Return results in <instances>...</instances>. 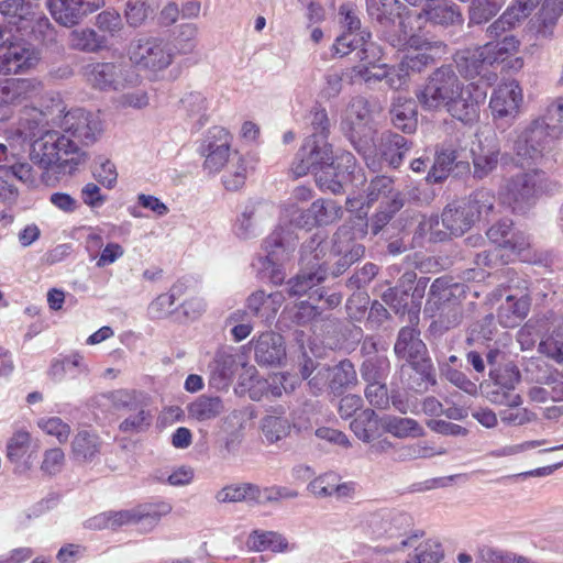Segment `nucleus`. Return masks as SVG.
<instances>
[{"instance_id": "f03ea898", "label": "nucleus", "mask_w": 563, "mask_h": 563, "mask_svg": "<svg viewBox=\"0 0 563 563\" xmlns=\"http://www.w3.org/2000/svg\"><path fill=\"white\" fill-rule=\"evenodd\" d=\"M297 161L291 168L296 177L312 170L320 189L332 194L343 191L344 184L355 169L353 154L342 151L334 155L331 145L323 137L311 139L303 143L297 154Z\"/></svg>"}, {"instance_id": "bf43d9fd", "label": "nucleus", "mask_w": 563, "mask_h": 563, "mask_svg": "<svg viewBox=\"0 0 563 563\" xmlns=\"http://www.w3.org/2000/svg\"><path fill=\"white\" fill-rule=\"evenodd\" d=\"M467 205V209L475 212V220L488 216L493 211L495 196L489 190L481 189L470 196L467 200L462 201Z\"/></svg>"}, {"instance_id": "473e14b6", "label": "nucleus", "mask_w": 563, "mask_h": 563, "mask_svg": "<svg viewBox=\"0 0 563 563\" xmlns=\"http://www.w3.org/2000/svg\"><path fill=\"white\" fill-rule=\"evenodd\" d=\"M562 13L563 0H544L538 14V25L536 26L537 36L552 40L554 29Z\"/></svg>"}, {"instance_id": "49530a36", "label": "nucleus", "mask_w": 563, "mask_h": 563, "mask_svg": "<svg viewBox=\"0 0 563 563\" xmlns=\"http://www.w3.org/2000/svg\"><path fill=\"white\" fill-rule=\"evenodd\" d=\"M101 399L110 402L114 409L132 410L134 407H140L146 397L135 389H117L102 394Z\"/></svg>"}, {"instance_id": "c85d7f7f", "label": "nucleus", "mask_w": 563, "mask_h": 563, "mask_svg": "<svg viewBox=\"0 0 563 563\" xmlns=\"http://www.w3.org/2000/svg\"><path fill=\"white\" fill-rule=\"evenodd\" d=\"M418 534L402 538L399 544L395 547V550L415 549V554L406 563H439L443 558L441 544L431 539L418 542Z\"/></svg>"}, {"instance_id": "cd10ccee", "label": "nucleus", "mask_w": 563, "mask_h": 563, "mask_svg": "<svg viewBox=\"0 0 563 563\" xmlns=\"http://www.w3.org/2000/svg\"><path fill=\"white\" fill-rule=\"evenodd\" d=\"M309 492L319 498L336 497L346 498L351 497L354 493V484L350 482H341L335 473H325L316 477L308 485Z\"/></svg>"}, {"instance_id": "b1692460", "label": "nucleus", "mask_w": 563, "mask_h": 563, "mask_svg": "<svg viewBox=\"0 0 563 563\" xmlns=\"http://www.w3.org/2000/svg\"><path fill=\"white\" fill-rule=\"evenodd\" d=\"M254 342V355L258 364L277 365L286 356L284 339L275 332H264Z\"/></svg>"}, {"instance_id": "f704fd0d", "label": "nucleus", "mask_w": 563, "mask_h": 563, "mask_svg": "<svg viewBox=\"0 0 563 563\" xmlns=\"http://www.w3.org/2000/svg\"><path fill=\"white\" fill-rule=\"evenodd\" d=\"M488 59L489 57L484 53L482 46L466 48L457 52L455 55L457 69L462 75L470 78L479 75L486 66H489Z\"/></svg>"}, {"instance_id": "a211bd4d", "label": "nucleus", "mask_w": 563, "mask_h": 563, "mask_svg": "<svg viewBox=\"0 0 563 563\" xmlns=\"http://www.w3.org/2000/svg\"><path fill=\"white\" fill-rule=\"evenodd\" d=\"M43 91L36 78H8L0 80V104L22 106L37 98Z\"/></svg>"}, {"instance_id": "6ab92c4d", "label": "nucleus", "mask_w": 563, "mask_h": 563, "mask_svg": "<svg viewBox=\"0 0 563 563\" xmlns=\"http://www.w3.org/2000/svg\"><path fill=\"white\" fill-rule=\"evenodd\" d=\"M518 382V372L510 367L496 375L493 382L482 385V388L485 397L493 404L519 406L521 404L520 396L511 393Z\"/></svg>"}, {"instance_id": "f8f14e48", "label": "nucleus", "mask_w": 563, "mask_h": 563, "mask_svg": "<svg viewBox=\"0 0 563 563\" xmlns=\"http://www.w3.org/2000/svg\"><path fill=\"white\" fill-rule=\"evenodd\" d=\"M396 355L406 360L416 371L432 384L435 383L430 360L426 358L427 347L420 333L411 327H404L394 346Z\"/></svg>"}, {"instance_id": "6e6d98bb", "label": "nucleus", "mask_w": 563, "mask_h": 563, "mask_svg": "<svg viewBox=\"0 0 563 563\" xmlns=\"http://www.w3.org/2000/svg\"><path fill=\"white\" fill-rule=\"evenodd\" d=\"M136 84L133 87L122 89L123 92L118 98V104L121 108H132L135 110H142L150 104V95L145 87H140Z\"/></svg>"}, {"instance_id": "774afa93", "label": "nucleus", "mask_w": 563, "mask_h": 563, "mask_svg": "<svg viewBox=\"0 0 563 563\" xmlns=\"http://www.w3.org/2000/svg\"><path fill=\"white\" fill-rule=\"evenodd\" d=\"M299 379L296 375L276 373L269 376L268 380L264 382L268 386V393L274 397L282 396L283 391L290 393L295 390Z\"/></svg>"}, {"instance_id": "a878e982", "label": "nucleus", "mask_w": 563, "mask_h": 563, "mask_svg": "<svg viewBox=\"0 0 563 563\" xmlns=\"http://www.w3.org/2000/svg\"><path fill=\"white\" fill-rule=\"evenodd\" d=\"M472 158L474 166V176L484 178L488 176L498 165L500 147L493 139L478 141L473 145Z\"/></svg>"}, {"instance_id": "393cba45", "label": "nucleus", "mask_w": 563, "mask_h": 563, "mask_svg": "<svg viewBox=\"0 0 563 563\" xmlns=\"http://www.w3.org/2000/svg\"><path fill=\"white\" fill-rule=\"evenodd\" d=\"M5 74L33 68L40 60V53L29 43H13L2 46Z\"/></svg>"}, {"instance_id": "ea45409f", "label": "nucleus", "mask_w": 563, "mask_h": 563, "mask_svg": "<svg viewBox=\"0 0 563 563\" xmlns=\"http://www.w3.org/2000/svg\"><path fill=\"white\" fill-rule=\"evenodd\" d=\"M407 151V140L402 135L388 133L383 136L380 156L393 167L399 166Z\"/></svg>"}, {"instance_id": "58836bf2", "label": "nucleus", "mask_w": 563, "mask_h": 563, "mask_svg": "<svg viewBox=\"0 0 563 563\" xmlns=\"http://www.w3.org/2000/svg\"><path fill=\"white\" fill-rule=\"evenodd\" d=\"M448 449L437 446L431 441H417L399 449L398 455L401 460L432 459L448 454Z\"/></svg>"}, {"instance_id": "1a4fd4ad", "label": "nucleus", "mask_w": 563, "mask_h": 563, "mask_svg": "<svg viewBox=\"0 0 563 563\" xmlns=\"http://www.w3.org/2000/svg\"><path fill=\"white\" fill-rule=\"evenodd\" d=\"M475 222V212L467 209V205L455 202L449 205L442 212L441 220L432 216L420 223L423 233L430 234V240L441 241L448 234L462 235Z\"/></svg>"}, {"instance_id": "20e7f679", "label": "nucleus", "mask_w": 563, "mask_h": 563, "mask_svg": "<svg viewBox=\"0 0 563 563\" xmlns=\"http://www.w3.org/2000/svg\"><path fill=\"white\" fill-rule=\"evenodd\" d=\"M30 159L43 170L57 166L71 173L88 161V154L65 132L47 130L32 143Z\"/></svg>"}, {"instance_id": "37998d69", "label": "nucleus", "mask_w": 563, "mask_h": 563, "mask_svg": "<svg viewBox=\"0 0 563 563\" xmlns=\"http://www.w3.org/2000/svg\"><path fill=\"white\" fill-rule=\"evenodd\" d=\"M380 48L376 55L368 53L366 60H361L362 64L353 68V78H360L367 84L384 80L387 77V65L376 64L379 59Z\"/></svg>"}, {"instance_id": "052dcab7", "label": "nucleus", "mask_w": 563, "mask_h": 563, "mask_svg": "<svg viewBox=\"0 0 563 563\" xmlns=\"http://www.w3.org/2000/svg\"><path fill=\"white\" fill-rule=\"evenodd\" d=\"M36 426L45 434L55 437L59 443H65L70 434V427L59 417H42Z\"/></svg>"}, {"instance_id": "79ce46f5", "label": "nucleus", "mask_w": 563, "mask_h": 563, "mask_svg": "<svg viewBox=\"0 0 563 563\" xmlns=\"http://www.w3.org/2000/svg\"><path fill=\"white\" fill-rule=\"evenodd\" d=\"M261 429L268 443H276L289 435L291 423L284 416L267 415L262 419Z\"/></svg>"}, {"instance_id": "4d7b16f0", "label": "nucleus", "mask_w": 563, "mask_h": 563, "mask_svg": "<svg viewBox=\"0 0 563 563\" xmlns=\"http://www.w3.org/2000/svg\"><path fill=\"white\" fill-rule=\"evenodd\" d=\"M154 9L147 0H128L124 16L130 26L137 27L153 14Z\"/></svg>"}, {"instance_id": "4c0bfd02", "label": "nucleus", "mask_w": 563, "mask_h": 563, "mask_svg": "<svg viewBox=\"0 0 563 563\" xmlns=\"http://www.w3.org/2000/svg\"><path fill=\"white\" fill-rule=\"evenodd\" d=\"M384 429L396 438H418L424 434L423 428L411 418H401L396 416L385 417L383 420Z\"/></svg>"}, {"instance_id": "bb28decb", "label": "nucleus", "mask_w": 563, "mask_h": 563, "mask_svg": "<svg viewBox=\"0 0 563 563\" xmlns=\"http://www.w3.org/2000/svg\"><path fill=\"white\" fill-rule=\"evenodd\" d=\"M371 34L361 31L357 33L345 32L335 40L333 51L335 55L345 56L350 52L357 49V56L361 60H366L368 53L376 55L378 46L369 41Z\"/></svg>"}, {"instance_id": "de8ad7c7", "label": "nucleus", "mask_w": 563, "mask_h": 563, "mask_svg": "<svg viewBox=\"0 0 563 563\" xmlns=\"http://www.w3.org/2000/svg\"><path fill=\"white\" fill-rule=\"evenodd\" d=\"M544 125V132L550 139L563 136V97L552 102L544 117L536 119Z\"/></svg>"}, {"instance_id": "412c9836", "label": "nucleus", "mask_w": 563, "mask_h": 563, "mask_svg": "<svg viewBox=\"0 0 563 563\" xmlns=\"http://www.w3.org/2000/svg\"><path fill=\"white\" fill-rule=\"evenodd\" d=\"M356 383V372L350 361H342L333 367H321L309 380V384L320 390L329 385L332 390L346 388Z\"/></svg>"}, {"instance_id": "13d9d810", "label": "nucleus", "mask_w": 563, "mask_h": 563, "mask_svg": "<svg viewBox=\"0 0 563 563\" xmlns=\"http://www.w3.org/2000/svg\"><path fill=\"white\" fill-rule=\"evenodd\" d=\"M500 8L501 3L498 0H472L468 11L470 22L475 24L487 22Z\"/></svg>"}, {"instance_id": "dca6fc26", "label": "nucleus", "mask_w": 563, "mask_h": 563, "mask_svg": "<svg viewBox=\"0 0 563 563\" xmlns=\"http://www.w3.org/2000/svg\"><path fill=\"white\" fill-rule=\"evenodd\" d=\"M523 103L522 89L515 80L500 82L493 91L489 107L494 119L515 120Z\"/></svg>"}, {"instance_id": "72a5a7b5", "label": "nucleus", "mask_w": 563, "mask_h": 563, "mask_svg": "<svg viewBox=\"0 0 563 563\" xmlns=\"http://www.w3.org/2000/svg\"><path fill=\"white\" fill-rule=\"evenodd\" d=\"M224 404L220 397L201 395L187 406L188 417L205 422L218 418L224 411Z\"/></svg>"}, {"instance_id": "c03bdc74", "label": "nucleus", "mask_w": 563, "mask_h": 563, "mask_svg": "<svg viewBox=\"0 0 563 563\" xmlns=\"http://www.w3.org/2000/svg\"><path fill=\"white\" fill-rule=\"evenodd\" d=\"M528 311L529 301L526 297L515 300L514 296H508L506 303L499 308L498 318L505 327H514Z\"/></svg>"}, {"instance_id": "2f4dec72", "label": "nucleus", "mask_w": 563, "mask_h": 563, "mask_svg": "<svg viewBox=\"0 0 563 563\" xmlns=\"http://www.w3.org/2000/svg\"><path fill=\"white\" fill-rule=\"evenodd\" d=\"M452 296V290L449 288L446 282L443 279H435L429 291V299L426 305V312H433L434 309L441 310L443 313L445 310L448 312H453V321L448 322V327L454 325L460 321V312L455 306H451L450 303L444 305V301H449Z\"/></svg>"}, {"instance_id": "e2e57ef3", "label": "nucleus", "mask_w": 563, "mask_h": 563, "mask_svg": "<svg viewBox=\"0 0 563 563\" xmlns=\"http://www.w3.org/2000/svg\"><path fill=\"white\" fill-rule=\"evenodd\" d=\"M456 156L453 151L444 150L437 154L432 169L428 174V179L439 183L446 178L451 172Z\"/></svg>"}, {"instance_id": "aec40b11", "label": "nucleus", "mask_w": 563, "mask_h": 563, "mask_svg": "<svg viewBox=\"0 0 563 563\" xmlns=\"http://www.w3.org/2000/svg\"><path fill=\"white\" fill-rule=\"evenodd\" d=\"M103 5V0H48L47 7L55 21L64 26L77 24L85 15Z\"/></svg>"}, {"instance_id": "2eb2a0df", "label": "nucleus", "mask_w": 563, "mask_h": 563, "mask_svg": "<svg viewBox=\"0 0 563 563\" xmlns=\"http://www.w3.org/2000/svg\"><path fill=\"white\" fill-rule=\"evenodd\" d=\"M232 136L222 126H212L205 135L199 147L205 157L203 169L209 174L219 173L229 161Z\"/></svg>"}, {"instance_id": "4be33fe9", "label": "nucleus", "mask_w": 563, "mask_h": 563, "mask_svg": "<svg viewBox=\"0 0 563 563\" xmlns=\"http://www.w3.org/2000/svg\"><path fill=\"white\" fill-rule=\"evenodd\" d=\"M302 261L310 267L302 269L300 274L288 282L289 296H301L325 278L327 261H316L313 254L305 253V250L302 251Z\"/></svg>"}, {"instance_id": "423d86ee", "label": "nucleus", "mask_w": 563, "mask_h": 563, "mask_svg": "<svg viewBox=\"0 0 563 563\" xmlns=\"http://www.w3.org/2000/svg\"><path fill=\"white\" fill-rule=\"evenodd\" d=\"M368 101L363 97L353 98L346 107L341 121V129L355 150L363 156L366 165L375 169L377 148L374 143V130Z\"/></svg>"}, {"instance_id": "39448f33", "label": "nucleus", "mask_w": 563, "mask_h": 563, "mask_svg": "<svg viewBox=\"0 0 563 563\" xmlns=\"http://www.w3.org/2000/svg\"><path fill=\"white\" fill-rule=\"evenodd\" d=\"M556 189L545 172L534 167L506 176L499 188L501 200L515 211H525L537 203L545 194Z\"/></svg>"}, {"instance_id": "a19ab883", "label": "nucleus", "mask_w": 563, "mask_h": 563, "mask_svg": "<svg viewBox=\"0 0 563 563\" xmlns=\"http://www.w3.org/2000/svg\"><path fill=\"white\" fill-rule=\"evenodd\" d=\"M32 435L26 429L21 428L15 430L7 441V459L12 463H20L32 448Z\"/></svg>"}, {"instance_id": "ddd939ff", "label": "nucleus", "mask_w": 563, "mask_h": 563, "mask_svg": "<svg viewBox=\"0 0 563 563\" xmlns=\"http://www.w3.org/2000/svg\"><path fill=\"white\" fill-rule=\"evenodd\" d=\"M56 124L69 139L85 145L95 143L102 132L99 117L84 109L67 111Z\"/></svg>"}, {"instance_id": "7c9ffc66", "label": "nucleus", "mask_w": 563, "mask_h": 563, "mask_svg": "<svg viewBox=\"0 0 563 563\" xmlns=\"http://www.w3.org/2000/svg\"><path fill=\"white\" fill-rule=\"evenodd\" d=\"M172 505L165 500L142 504L135 507L134 525L143 532L152 531L161 519L172 512Z\"/></svg>"}, {"instance_id": "603ef678", "label": "nucleus", "mask_w": 563, "mask_h": 563, "mask_svg": "<svg viewBox=\"0 0 563 563\" xmlns=\"http://www.w3.org/2000/svg\"><path fill=\"white\" fill-rule=\"evenodd\" d=\"M199 29L194 23H184L178 26L176 36L174 38L173 48L177 49L179 54H191L197 47V37Z\"/></svg>"}, {"instance_id": "6e6552de", "label": "nucleus", "mask_w": 563, "mask_h": 563, "mask_svg": "<svg viewBox=\"0 0 563 563\" xmlns=\"http://www.w3.org/2000/svg\"><path fill=\"white\" fill-rule=\"evenodd\" d=\"M515 134L511 146L514 163L522 168L538 165L544 156L550 140L542 122L532 121L517 130Z\"/></svg>"}, {"instance_id": "338daca9", "label": "nucleus", "mask_w": 563, "mask_h": 563, "mask_svg": "<svg viewBox=\"0 0 563 563\" xmlns=\"http://www.w3.org/2000/svg\"><path fill=\"white\" fill-rule=\"evenodd\" d=\"M539 351L558 363L563 362V321L550 338L539 343Z\"/></svg>"}, {"instance_id": "3c124183", "label": "nucleus", "mask_w": 563, "mask_h": 563, "mask_svg": "<svg viewBox=\"0 0 563 563\" xmlns=\"http://www.w3.org/2000/svg\"><path fill=\"white\" fill-rule=\"evenodd\" d=\"M519 41L512 36H505L499 42H492L483 45L484 53L489 57L488 64L504 62L509 55L515 54L519 48Z\"/></svg>"}, {"instance_id": "9d476101", "label": "nucleus", "mask_w": 563, "mask_h": 563, "mask_svg": "<svg viewBox=\"0 0 563 563\" xmlns=\"http://www.w3.org/2000/svg\"><path fill=\"white\" fill-rule=\"evenodd\" d=\"M86 80L99 90H120L142 82L141 75L132 67L115 63H92L85 67Z\"/></svg>"}, {"instance_id": "09e8293b", "label": "nucleus", "mask_w": 563, "mask_h": 563, "mask_svg": "<svg viewBox=\"0 0 563 563\" xmlns=\"http://www.w3.org/2000/svg\"><path fill=\"white\" fill-rule=\"evenodd\" d=\"M69 45L79 51L96 52L104 45V38L92 29H76L69 34Z\"/></svg>"}, {"instance_id": "680f3d73", "label": "nucleus", "mask_w": 563, "mask_h": 563, "mask_svg": "<svg viewBox=\"0 0 563 563\" xmlns=\"http://www.w3.org/2000/svg\"><path fill=\"white\" fill-rule=\"evenodd\" d=\"M45 131L44 114L36 110H34V114L31 119H21L16 130L21 137H23L25 141H31L32 143L37 140Z\"/></svg>"}, {"instance_id": "8fccbe9b", "label": "nucleus", "mask_w": 563, "mask_h": 563, "mask_svg": "<svg viewBox=\"0 0 563 563\" xmlns=\"http://www.w3.org/2000/svg\"><path fill=\"white\" fill-rule=\"evenodd\" d=\"M260 497V489L255 485L239 484L223 487L216 495L219 503H239L253 500Z\"/></svg>"}, {"instance_id": "c9c22d12", "label": "nucleus", "mask_w": 563, "mask_h": 563, "mask_svg": "<svg viewBox=\"0 0 563 563\" xmlns=\"http://www.w3.org/2000/svg\"><path fill=\"white\" fill-rule=\"evenodd\" d=\"M246 547L255 552H287L291 549L282 534L263 530H254L247 538Z\"/></svg>"}, {"instance_id": "4468645a", "label": "nucleus", "mask_w": 563, "mask_h": 563, "mask_svg": "<svg viewBox=\"0 0 563 563\" xmlns=\"http://www.w3.org/2000/svg\"><path fill=\"white\" fill-rule=\"evenodd\" d=\"M274 214V205L263 199L249 200L233 224V233L240 240H251L261 234L262 224Z\"/></svg>"}, {"instance_id": "f257e3e1", "label": "nucleus", "mask_w": 563, "mask_h": 563, "mask_svg": "<svg viewBox=\"0 0 563 563\" xmlns=\"http://www.w3.org/2000/svg\"><path fill=\"white\" fill-rule=\"evenodd\" d=\"M485 96L486 92L473 84L464 85L451 66L437 68L417 92V99L423 109L445 110L464 123L477 119L479 102Z\"/></svg>"}, {"instance_id": "c756f323", "label": "nucleus", "mask_w": 563, "mask_h": 563, "mask_svg": "<svg viewBox=\"0 0 563 563\" xmlns=\"http://www.w3.org/2000/svg\"><path fill=\"white\" fill-rule=\"evenodd\" d=\"M342 209L333 200H316L307 209V214L298 221L299 228L310 229L314 225H327L341 218Z\"/></svg>"}, {"instance_id": "9b49d317", "label": "nucleus", "mask_w": 563, "mask_h": 563, "mask_svg": "<svg viewBox=\"0 0 563 563\" xmlns=\"http://www.w3.org/2000/svg\"><path fill=\"white\" fill-rule=\"evenodd\" d=\"M380 201L379 211L373 221L374 234L389 221L394 213L402 207V199L394 190L393 180L387 176L375 177L367 187L366 205Z\"/></svg>"}, {"instance_id": "864d4df0", "label": "nucleus", "mask_w": 563, "mask_h": 563, "mask_svg": "<svg viewBox=\"0 0 563 563\" xmlns=\"http://www.w3.org/2000/svg\"><path fill=\"white\" fill-rule=\"evenodd\" d=\"M391 115L396 128L407 133H411L416 130V111L411 101L394 104L391 108Z\"/></svg>"}, {"instance_id": "7ed1b4c3", "label": "nucleus", "mask_w": 563, "mask_h": 563, "mask_svg": "<svg viewBox=\"0 0 563 563\" xmlns=\"http://www.w3.org/2000/svg\"><path fill=\"white\" fill-rule=\"evenodd\" d=\"M367 221L362 216H356L341 225L332 240L327 242L317 233L305 246V253L313 254L316 261H327L338 257L334 273L342 274L350 265L363 257L365 249L357 243L367 233Z\"/></svg>"}, {"instance_id": "5fc2aeb1", "label": "nucleus", "mask_w": 563, "mask_h": 563, "mask_svg": "<svg viewBox=\"0 0 563 563\" xmlns=\"http://www.w3.org/2000/svg\"><path fill=\"white\" fill-rule=\"evenodd\" d=\"M426 13L431 22L440 25H454L463 22V15L455 4L430 7Z\"/></svg>"}, {"instance_id": "5701e85b", "label": "nucleus", "mask_w": 563, "mask_h": 563, "mask_svg": "<svg viewBox=\"0 0 563 563\" xmlns=\"http://www.w3.org/2000/svg\"><path fill=\"white\" fill-rule=\"evenodd\" d=\"M407 45L408 52L400 62L399 71L406 73V75H408L409 70L421 71L423 67L433 62L432 51L435 46L432 43L419 36H410Z\"/></svg>"}, {"instance_id": "e433bc0d", "label": "nucleus", "mask_w": 563, "mask_h": 563, "mask_svg": "<svg viewBox=\"0 0 563 563\" xmlns=\"http://www.w3.org/2000/svg\"><path fill=\"white\" fill-rule=\"evenodd\" d=\"M101 442L99 437L88 430L78 431L71 442V451L76 460L92 461L99 453Z\"/></svg>"}, {"instance_id": "f3484780", "label": "nucleus", "mask_w": 563, "mask_h": 563, "mask_svg": "<svg viewBox=\"0 0 563 563\" xmlns=\"http://www.w3.org/2000/svg\"><path fill=\"white\" fill-rule=\"evenodd\" d=\"M294 247V243L285 240L280 231H275L265 239L266 256L263 268L269 272V278L274 284H280L284 280L285 274L280 271V266L289 258Z\"/></svg>"}, {"instance_id": "69168bd1", "label": "nucleus", "mask_w": 563, "mask_h": 563, "mask_svg": "<svg viewBox=\"0 0 563 563\" xmlns=\"http://www.w3.org/2000/svg\"><path fill=\"white\" fill-rule=\"evenodd\" d=\"M27 29H31V33L34 37L45 45L52 44L56 41V32L54 27L41 11L36 13V16L33 18V21H31Z\"/></svg>"}, {"instance_id": "0e129e2a", "label": "nucleus", "mask_w": 563, "mask_h": 563, "mask_svg": "<svg viewBox=\"0 0 563 563\" xmlns=\"http://www.w3.org/2000/svg\"><path fill=\"white\" fill-rule=\"evenodd\" d=\"M10 169L20 181L32 188L37 187L42 183L44 174L48 172L38 166L35 168L26 162L13 164Z\"/></svg>"}, {"instance_id": "a18cd8bd", "label": "nucleus", "mask_w": 563, "mask_h": 563, "mask_svg": "<svg viewBox=\"0 0 563 563\" xmlns=\"http://www.w3.org/2000/svg\"><path fill=\"white\" fill-rule=\"evenodd\" d=\"M121 423L120 430L125 433H140L150 428L153 416L147 409V399L141 402L140 407H134Z\"/></svg>"}, {"instance_id": "0eeeda50", "label": "nucleus", "mask_w": 563, "mask_h": 563, "mask_svg": "<svg viewBox=\"0 0 563 563\" xmlns=\"http://www.w3.org/2000/svg\"><path fill=\"white\" fill-rule=\"evenodd\" d=\"M176 53L172 43L161 37H143L131 42L128 56L137 68L157 74L167 69Z\"/></svg>"}]
</instances>
